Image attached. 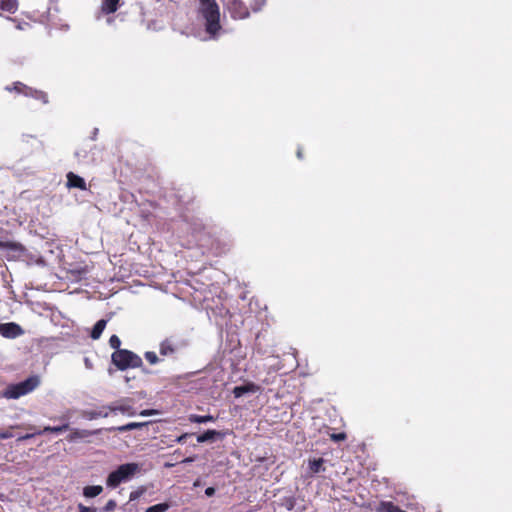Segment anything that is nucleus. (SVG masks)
Returning <instances> with one entry per match:
<instances>
[{
	"instance_id": "27",
	"label": "nucleus",
	"mask_w": 512,
	"mask_h": 512,
	"mask_svg": "<svg viewBox=\"0 0 512 512\" xmlns=\"http://www.w3.org/2000/svg\"><path fill=\"white\" fill-rule=\"evenodd\" d=\"M109 345L111 348L115 349V351L121 350V340L117 335H112L109 339Z\"/></svg>"
},
{
	"instance_id": "22",
	"label": "nucleus",
	"mask_w": 512,
	"mask_h": 512,
	"mask_svg": "<svg viewBox=\"0 0 512 512\" xmlns=\"http://www.w3.org/2000/svg\"><path fill=\"white\" fill-rule=\"evenodd\" d=\"M16 7V3L13 0H0V8L4 11L14 12Z\"/></svg>"
},
{
	"instance_id": "15",
	"label": "nucleus",
	"mask_w": 512,
	"mask_h": 512,
	"mask_svg": "<svg viewBox=\"0 0 512 512\" xmlns=\"http://www.w3.org/2000/svg\"><path fill=\"white\" fill-rule=\"evenodd\" d=\"M26 97L34 98L43 104H47L49 102V98L46 92L34 89L32 87H30V91L27 92Z\"/></svg>"
},
{
	"instance_id": "6",
	"label": "nucleus",
	"mask_w": 512,
	"mask_h": 512,
	"mask_svg": "<svg viewBox=\"0 0 512 512\" xmlns=\"http://www.w3.org/2000/svg\"><path fill=\"white\" fill-rule=\"evenodd\" d=\"M22 327L15 322L0 323V335L7 339H15L24 334Z\"/></svg>"
},
{
	"instance_id": "16",
	"label": "nucleus",
	"mask_w": 512,
	"mask_h": 512,
	"mask_svg": "<svg viewBox=\"0 0 512 512\" xmlns=\"http://www.w3.org/2000/svg\"><path fill=\"white\" fill-rule=\"evenodd\" d=\"M106 324L107 321L105 319L98 320L91 330L90 337L94 340L99 339L106 327Z\"/></svg>"
},
{
	"instance_id": "12",
	"label": "nucleus",
	"mask_w": 512,
	"mask_h": 512,
	"mask_svg": "<svg viewBox=\"0 0 512 512\" xmlns=\"http://www.w3.org/2000/svg\"><path fill=\"white\" fill-rule=\"evenodd\" d=\"M149 423L150 422H130V423H127L122 426L109 427V428H106L105 430L108 432H112V431L126 432V431H131L134 429H140V428L148 425Z\"/></svg>"
},
{
	"instance_id": "23",
	"label": "nucleus",
	"mask_w": 512,
	"mask_h": 512,
	"mask_svg": "<svg viewBox=\"0 0 512 512\" xmlns=\"http://www.w3.org/2000/svg\"><path fill=\"white\" fill-rule=\"evenodd\" d=\"M67 429H69V425L66 423V424H63V425L57 426V427L45 426L44 429L41 431H42V434L45 432L61 433L63 431H66Z\"/></svg>"
},
{
	"instance_id": "36",
	"label": "nucleus",
	"mask_w": 512,
	"mask_h": 512,
	"mask_svg": "<svg viewBox=\"0 0 512 512\" xmlns=\"http://www.w3.org/2000/svg\"><path fill=\"white\" fill-rule=\"evenodd\" d=\"M297 157H298L299 159H303V151H302V149H301V148H298V150H297Z\"/></svg>"
},
{
	"instance_id": "30",
	"label": "nucleus",
	"mask_w": 512,
	"mask_h": 512,
	"mask_svg": "<svg viewBox=\"0 0 512 512\" xmlns=\"http://www.w3.org/2000/svg\"><path fill=\"white\" fill-rule=\"evenodd\" d=\"M41 434H42V431H41V430H39V431H36V432L29 433V434H26V435H23V436L18 437L17 441H24V440H27V439L33 438V437H34V436H36V435H41Z\"/></svg>"
},
{
	"instance_id": "2",
	"label": "nucleus",
	"mask_w": 512,
	"mask_h": 512,
	"mask_svg": "<svg viewBox=\"0 0 512 512\" xmlns=\"http://www.w3.org/2000/svg\"><path fill=\"white\" fill-rule=\"evenodd\" d=\"M40 385V377L32 375L16 384H11L3 392V396L7 399H18L21 396L31 393Z\"/></svg>"
},
{
	"instance_id": "7",
	"label": "nucleus",
	"mask_w": 512,
	"mask_h": 512,
	"mask_svg": "<svg viewBox=\"0 0 512 512\" xmlns=\"http://www.w3.org/2000/svg\"><path fill=\"white\" fill-rule=\"evenodd\" d=\"M179 349V345L172 339L166 338L159 345V352L162 356H171Z\"/></svg>"
},
{
	"instance_id": "11",
	"label": "nucleus",
	"mask_w": 512,
	"mask_h": 512,
	"mask_svg": "<svg viewBox=\"0 0 512 512\" xmlns=\"http://www.w3.org/2000/svg\"><path fill=\"white\" fill-rule=\"evenodd\" d=\"M105 408H108V406H102L98 410H86L82 413V416L89 420H93V419H97V418H101V417L106 418L109 416L111 411H109V409H105Z\"/></svg>"
},
{
	"instance_id": "21",
	"label": "nucleus",
	"mask_w": 512,
	"mask_h": 512,
	"mask_svg": "<svg viewBox=\"0 0 512 512\" xmlns=\"http://www.w3.org/2000/svg\"><path fill=\"white\" fill-rule=\"evenodd\" d=\"M220 432L216 430H207L203 434H200L197 436V442L198 443H204L208 442L210 440H213L216 436H220Z\"/></svg>"
},
{
	"instance_id": "33",
	"label": "nucleus",
	"mask_w": 512,
	"mask_h": 512,
	"mask_svg": "<svg viewBox=\"0 0 512 512\" xmlns=\"http://www.w3.org/2000/svg\"><path fill=\"white\" fill-rule=\"evenodd\" d=\"M190 436H192V434L184 433V434L180 435L179 437H177L176 442L183 444V443H185L186 439Z\"/></svg>"
},
{
	"instance_id": "8",
	"label": "nucleus",
	"mask_w": 512,
	"mask_h": 512,
	"mask_svg": "<svg viewBox=\"0 0 512 512\" xmlns=\"http://www.w3.org/2000/svg\"><path fill=\"white\" fill-rule=\"evenodd\" d=\"M103 429H96L94 431H90V430H81V429H72L70 434L68 435L67 437V440L69 442H74L78 439H83V438H86V437H89V436H92V435H97L99 433L102 432Z\"/></svg>"
},
{
	"instance_id": "19",
	"label": "nucleus",
	"mask_w": 512,
	"mask_h": 512,
	"mask_svg": "<svg viewBox=\"0 0 512 512\" xmlns=\"http://www.w3.org/2000/svg\"><path fill=\"white\" fill-rule=\"evenodd\" d=\"M120 0H104L102 3V11L106 14L115 13L118 9Z\"/></svg>"
},
{
	"instance_id": "5",
	"label": "nucleus",
	"mask_w": 512,
	"mask_h": 512,
	"mask_svg": "<svg viewBox=\"0 0 512 512\" xmlns=\"http://www.w3.org/2000/svg\"><path fill=\"white\" fill-rule=\"evenodd\" d=\"M230 15L235 20H243L249 17L250 12L247 5L241 0H233L228 5Z\"/></svg>"
},
{
	"instance_id": "17",
	"label": "nucleus",
	"mask_w": 512,
	"mask_h": 512,
	"mask_svg": "<svg viewBox=\"0 0 512 512\" xmlns=\"http://www.w3.org/2000/svg\"><path fill=\"white\" fill-rule=\"evenodd\" d=\"M325 460L323 458H315L312 460H309V471L311 474H317L321 471L325 470L324 467Z\"/></svg>"
},
{
	"instance_id": "9",
	"label": "nucleus",
	"mask_w": 512,
	"mask_h": 512,
	"mask_svg": "<svg viewBox=\"0 0 512 512\" xmlns=\"http://www.w3.org/2000/svg\"><path fill=\"white\" fill-rule=\"evenodd\" d=\"M66 177L67 186L69 188H78L80 190H86V182L82 177L76 175L73 172H69Z\"/></svg>"
},
{
	"instance_id": "3",
	"label": "nucleus",
	"mask_w": 512,
	"mask_h": 512,
	"mask_svg": "<svg viewBox=\"0 0 512 512\" xmlns=\"http://www.w3.org/2000/svg\"><path fill=\"white\" fill-rule=\"evenodd\" d=\"M111 361L121 371L128 368H142L143 366L142 358L127 349L114 351L111 355Z\"/></svg>"
},
{
	"instance_id": "14",
	"label": "nucleus",
	"mask_w": 512,
	"mask_h": 512,
	"mask_svg": "<svg viewBox=\"0 0 512 512\" xmlns=\"http://www.w3.org/2000/svg\"><path fill=\"white\" fill-rule=\"evenodd\" d=\"M5 90L26 96L27 92L30 91V87L20 81H16L12 85L6 86Z\"/></svg>"
},
{
	"instance_id": "1",
	"label": "nucleus",
	"mask_w": 512,
	"mask_h": 512,
	"mask_svg": "<svg viewBox=\"0 0 512 512\" xmlns=\"http://www.w3.org/2000/svg\"><path fill=\"white\" fill-rule=\"evenodd\" d=\"M200 11L206 21V32L215 37L221 29L220 11L216 0H200Z\"/></svg>"
},
{
	"instance_id": "26",
	"label": "nucleus",
	"mask_w": 512,
	"mask_h": 512,
	"mask_svg": "<svg viewBox=\"0 0 512 512\" xmlns=\"http://www.w3.org/2000/svg\"><path fill=\"white\" fill-rule=\"evenodd\" d=\"M20 427H21L20 425L10 426L8 429L1 431L0 432V439L1 440H5V439L12 438L14 436V434L12 433V429L20 428Z\"/></svg>"
},
{
	"instance_id": "20",
	"label": "nucleus",
	"mask_w": 512,
	"mask_h": 512,
	"mask_svg": "<svg viewBox=\"0 0 512 512\" xmlns=\"http://www.w3.org/2000/svg\"><path fill=\"white\" fill-rule=\"evenodd\" d=\"M188 420L191 423H207L215 421V418L212 415L190 414Z\"/></svg>"
},
{
	"instance_id": "13",
	"label": "nucleus",
	"mask_w": 512,
	"mask_h": 512,
	"mask_svg": "<svg viewBox=\"0 0 512 512\" xmlns=\"http://www.w3.org/2000/svg\"><path fill=\"white\" fill-rule=\"evenodd\" d=\"M107 409H109L111 413L120 412L122 414H127L129 416H134L136 414L133 407L127 404H111L108 405Z\"/></svg>"
},
{
	"instance_id": "25",
	"label": "nucleus",
	"mask_w": 512,
	"mask_h": 512,
	"mask_svg": "<svg viewBox=\"0 0 512 512\" xmlns=\"http://www.w3.org/2000/svg\"><path fill=\"white\" fill-rule=\"evenodd\" d=\"M144 357L145 359L151 364V365H154V364H157L160 359L159 357L157 356V354L153 351H147L144 353Z\"/></svg>"
},
{
	"instance_id": "35",
	"label": "nucleus",
	"mask_w": 512,
	"mask_h": 512,
	"mask_svg": "<svg viewBox=\"0 0 512 512\" xmlns=\"http://www.w3.org/2000/svg\"><path fill=\"white\" fill-rule=\"evenodd\" d=\"M205 494L208 496V497H211L215 494V488L214 487H208L206 488L205 490Z\"/></svg>"
},
{
	"instance_id": "24",
	"label": "nucleus",
	"mask_w": 512,
	"mask_h": 512,
	"mask_svg": "<svg viewBox=\"0 0 512 512\" xmlns=\"http://www.w3.org/2000/svg\"><path fill=\"white\" fill-rule=\"evenodd\" d=\"M170 505L168 503H159L148 507L145 512H166Z\"/></svg>"
},
{
	"instance_id": "28",
	"label": "nucleus",
	"mask_w": 512,
	"mask_h": 512,
	"mask_svg": "<svg viewBox=\"0 0 512 512\" xmlns=\"http://www.w3.org/2000/svg\"><path fill=\"white\" fill-rule=\"evenodd\" d=\"M346 434L341 432V433H332L330 435V439L334 442H339V441H344L346 439Z\"/></svg>"
},
{
	"instance_id": "32",
	"label": "nucleus",
	"mask_w": 512,
	"mask_h": 512,
	"mask_svg": "<svg viewBox=\"0 0 512 512\" xmlns=\"http://www.w3.org/2000/svg\"><path fill=\"white\" fill-rule=\"evenodd\" d=\"M139 414L141 416H151V415L158 414V411L155 409H145V410H142Z\"/></svg>"
},
{
	"instance_id": "18",
	"label": "nucleus",
	"mask_w": 512,
	"mask_h": 512,
	"mask_svg": "<svg viewBox=\"0 0 512 512\" xmlns=\"http://www.w3.org/2000/svg\"><path fill=\"white\" fill-rule=\"evenodd\" d=\"M103 491V487L100 485H89L84 487L83 495L87 498H93L101 494Z\"/></svg>"
},
{
	"instance_id": "31",
	"label": "nucleus",
	"mask_w": 512,
	"mask_h": 512,
	"mask_svg": "<svg viewBox=\"0 0 512 512\" xmlns=\"http://www.w3.org/2000/svg\"><path fill=\"white\" fill-rule=\"evenodd\" d=\"M78 510H79V512H97L96 508L87 507V506L83 505L82 503L78 504Z\"/></svg>"
},
{
	"instance_id": "34",
	"label": "nucleus",
	"mask_w": 512,
	"mask_h": 512,
	"mask_svg": "<svg viewBox=\"0 0 512 512\" xmlns=\"http://www.w3.org/2000/svg\"><path fill=\"white\" fill-rule=\"evenodd\" d=\"M294 505H295V501L293 498H289L287 500V504H286V507L288 510H292L294 508Z\"/></svg>"
},
{
	"instance_id": "29",
	"label": "nucleus",
	"mask_w": 512,
	"mask_h": 512,
	"mask_svg": "<svg viewBox=\"0 0 512 512\" xmlns=\"http://www.w3.org/2000/svg\"><path fill=\"white\" fill-rule=\"evenodd\" d=\"M116 505H117V504H116V501H115V500H113V499H111V500H109V501L105 504V506L103 507V510H104L105 512L113 511V510L116 508Z\"/></svg>"
},
{
	"instance_id": "4",
	"label": "nucleus",
	"mask_w": 512,
	"mask_h": 512,
	"mask_svg": "<svg viewBox=\"0 0 512 512\" xmlns=\"http://www.w3.org/2000/svg\"><path fill=\"white\" fill-rule=\"evenodd\" d=\"M138 470L139 466L137 463L122 464L108 475L106 484L108 487L115 488L122 482L132 478Z\"/></svg>"
},
{
	"instance_id": "10",
	"label": "nucleus",
	"mask_w": 512,
	"mask_h": 512,
	"mask_svg": "<svg viewBox=\"0 0 512 512\" xmlns=\"http://www.w3.org/2000/svg\"><path fill=\"white\" fill-rule=\"evenodd\" d=\"M260 387L255 383H247L245 385L236 386L233 389V394L236 398L243 396L246 393H255L259 391Z\"/></svg>"
}]
</instances>
